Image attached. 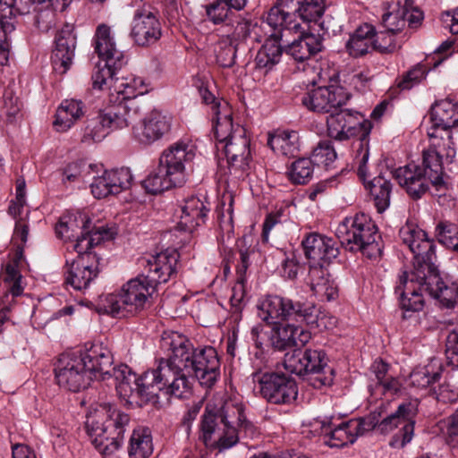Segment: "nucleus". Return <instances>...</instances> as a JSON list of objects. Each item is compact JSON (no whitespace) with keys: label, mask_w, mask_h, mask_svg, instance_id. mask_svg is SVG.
Returning <instances> with one entry per match:
<instances>
[{"label":"nucleus","mask_w":458,"mask_h":458,"mask_svg":"<svg viewBox=\"0 0 458 458\" xmlns=\"http://www.w3.org/2000/svg\"><path fill=\"white\" fill-rule=\"evenodd\" d=\"M196 156V147L190 140H179L165 148L159 163L182 185L186 182V166L191 165Z\"/></svg>","instance_id":"20"},{"label":"nucleus","mask_w":458,"mask_h":458,"mask_svg":"<svg viewBox=\"0 0 458 458\" xmlns=\"http://www.w3.org/2000/svg\"><path fill=\"white\" fill-rule=\"evenodd\" d=\"M268 145L284 156H293L299 150V134L295 131H283L268 139Z\"/></svg>","instance_id":"43"},{"label":"nucleus","mask_w":458,"mask_h":458,"mask_svg":"<svg viewBox=\"0 0 458 458\" xmlns=\"http://www.w3.org/2000/svg\"><path fill=\"white\" fill-rule=\"evenodd\" d=\"M363 430L362 421L360 420H350L339 424L331 421L328 425L324 424L322 427L325 443L330 447L337 448L352 444Z\"/></svg>","instance_id":"30"},{"label":"nucleus","mask_w":458,"mask_h":458,"mask_svg":"<svg viewBox=\"0 0 458 458\" xmlns=\"http://www.w3.org/2000/svg\"><path fill=\"white\" fill-rule=\"evenodd\" d=\"M22 0H0V27L7 35L15 29L17 14L29 13V7H21Z\"/></svg>","instance_id":"42"},{"label":"nucleus","mask_w":458,"mask_h":458,"mask_svg":"<svg viewBox=\"0 0 458 458\" xmlns=\"http://www.w3.org/2000/svg\"><path fill=\"white\" fill-rule=\"evenodd\" d=\"M95 53L111 66L122 68L126 64L123 51L117 47L111 28L106 24H99L93 37Z\"/></svg>","instance_id":"26"},{"label":"nucleus","mask_w":458,"mask_h":458,"mask_svg":"<svg viewBox=\"0 0 458 458\" xmlns=\"http://www.w3.org/2000/svg\"><path fill=\"white\" fill-rule=\"evenodd\" d=\"M315 164L310 158H299L292 163L287 171L289 180L295 184H305L311 178Z\"/></svg>","instance_id":"48"},{"label":"nucleus","mask_w":458,"mask_h":458,"mask_svg":"<svg viewBox=\"0 0 458 458\" xmlns=\"http://www.w3.org/2000/svg\"><path fill=\"white\" fill-rule=\"evenodd\" d=\"M76 36L70 25H65L55 37V48L52 55L55 72L64 74L71 67L75 55Z\"/></svg>","instance_id":"27"},{"label":"nucleus","mask_w":458,"mask_h":458,"mask_svg":"<svg viewBox=\"0 0 458 458\" xmlns=\"http://www.w3.org/2000/svg\"><path fill=\"white\" fill-rule=\"evenodd\" d=\"M253 33L254 40L264 42L255 57L256 67L269 71L281 60L283 49L280 42L283 38V32L271 29L267 34L260 31V35H259L256 31V27H254Z\"/></svg>","instance_id":"24"},{"label":"nucleus","mask_w":458,"mask_h":458,"mask_svg":"<svg viewBox=\"0 0 458 458\" xmlns=\"http://www.w3.org/2000/svg\"><path fill=\"white\" fill-rule=\"evenodd\" d=\"M399 236L413 254V269L427 270L436 265V244L424 230L407 223L401 227Z\"/></svg>","instance_id":"17"},{"label":"nucleus","mask_w":458,"mask_h":458,"mask_svg":"<svg viewBox=\"0 0 458 458\" xmlns=\"http://www.w3.org/2000/svg\"><path fill=\"white\" fill-rule=\"evenodd\" d=\"M427 74L426 67L423 64H418L408 71L398 82V87L404 89H411L419 84Z\"/></svg>","instance_id":"61"},{"label":"nucleus","mask_w":458,"mask_h":458,"mask_svg":"<svg viewBox=\"0 0 458 458\" xmlns=\"http://www.w3.org/2000/svg\"><path fill=\"white\" fill-rule=\"evenodd\" d=\"M406 15V6H395L392 11L383 14V25L389 31L399 32L405 27Z\"/></svg>","instance_id":"54"},{"label":"nucleus","mask_w":458,"mask_h":458,"mask_svg":"<svg viewBox=\"0 0 458 458\" xmlns=\"http://www.w3.org/2000/svg\"><path fill=\"white\" fill-rule=\"evenodd\" d=\"M371 128V123L364 119L360 113L349 109L341 110L327 117V131L330 138L343 141L359 136L354 143V164L359 177L363 180L366 179V163L369 157V135Z\"/></svg>","instance_id":"10"},{"label":"nucleus","mask_w":458,"mask_h":458,"mask_svg":"<svg viewBox=\"0 0 458 458\" xmlns=\"http://www.w3.org/2000/svg\"><path fill=\"white\" fill-rule=\"evenodd\" d=\"M148 92V85L141 77L131 75L122 79H115L113 91L110 94V101H139L137 98Z\"/></svg>","instance_id":"36"},{"label":"nucleus","mask_w":458,"mask_h":458,"mask_svg":"<svg viewBox=\"0 0 458 458\" xmlns=\"http://www.w3.org/2000/svg\"><path fill=\"white\" fill-rule=\"evenodd\" d=\"M237 44L226 37L224 33L219 35V38L214 45V53L216 63L222 67H231L233 65L236 57Z\"/></svg>","instance_id":"45"},{"label":"nucleus","mask_w":458,"mask_h":458,"mask_svg":"<svg viewBox=\"0 0 458 458\" xmlns=\"http://www.w3.org/2000/svg\"><path fill=\"white\" fill-rule=\"evenodd\" d=\"M259 316L267 324H274L271 345L284 351L292 347L305 345L311 338L310 331L293 324H279L281 321H296L321 327L324 316L319 317L318 308L310 301H293L281 295H267L258 303Z\"/></svg>","instance_id":"2"},{"label":"nucleus","mask_w":458,"mask_h":458,"mask_svg":"<svg viewBox=\"0 0 458 458\" xmlns=\"http://www.w3.org/2000/svg\"><path fill=\"white\" fill-rule=\"evenodd\" d=\"M368 162L366 163V165ZM368 166L366 165V179H360L363 182L366 189L369 191L371 199L378 213L386 211L391 199L392 183L391 182L382 175L374 177L372 180L368 181Z\"/></svg>","instance_id":"38"},{"label":"nucleus","mask_w":458,"mask_h":458,"mask_svg":"<svg viewBox=\"0 0 458 458\" xmlns=\"http://www.w3.org/2000/svg\"><path fill=\"white\" fill-rule=\"evenodd\" d=\"M335 234L350 251H360L369 259H376L381 255L377 226L365 213L344 218L337 226Z\"/></svg>","instance_id":"12"},{"label":"nucleus","mask_w":458,"mask_h":458,"mask_svg":"<svg viewBox=\"0 0 458 458\" xmlns=\"http://www.w3.org/2000/svg\"><path fill=\"white\" fill-rule=\"evenodd\" d=\"M297 39L289 44L285 52L296 62H304L319 53L323 48V38L319 34L306 31L302 27Z\"/></svg>","instance_id":"33"},{"label":"nucleus","mask_w":458,"mask_h":458,"mask_svg":"<svg viewBox=\"0 0 458 458\" xmlns=\"http://www.w3.org/2000/svg\"><path fill=\"white\" fill-rule=\"evenodd\" d=\"M426 270L412 269L404 272L399 278L395 293L400 294L401 307L406 311L417 312L424 306L423 293L426 292Z\"/></svg>","instance_id":"19"},{"label":"nucleus","mask_w":458,"mask_h":458,"mask_svg":"<svg viewBox=\"0 0 458 458\" xmlns=\"http://www.w3.org/2000/svg\"><path fill=\"white\" fill-rule=\"evenodd\" d=\"M178 255L164 251L146 260V275H140L124 284L118 293L105 296L104 309L117 315L123 310L137 313L150 304L158 284L166 283L176 273Z\"/></svg>","instance_id":"4"},{"label":"nucleus","mask_w":458,"mask_h":458,"mask_svg":"<svg viewBox=\"0 0 458 458\" xmlns=\"http://www.w3.org/2000/svg\"><path fill=\"white\" fill-rule=\"evenodd\" d=\"M84 113L85 105L81 100L64 99L56 109L54 127L57 131H67L84 115Z\"/></svg>","instance_id":"37"},{"label":"nucleus","mask_w":458,"mask_h":458,"mask_svg":"<svg viewBox=\"0 0 458 458\" xmlns=\"http://www.w3.org/2000/svg\"><path fill=\"white\" fill-rule=\"evenodd\" d=\"M112 232L108 228H100L89 236L78 238L74 250L78 253L76 259L66 262L64 267V283L74 290L87 289L98 275V259L95 253L89 251L91 248L101 242L112 238Z\"/></svg>","instance_id":"11"},{"label":"nucleus","mask_w":458,"mask_h":458,"mask_svg":"<svg viewBox=\"0 0 458 458\" xmlns=\"http://www.w3.org/2000/svg\"><path fill=\"white\" fill-rule=\"evenodd\" d=\"M221 109L223 120L214 125L217 148L224 150L230 174L241 178L250 166V138L243 126L233 123L232 107L223 104Z\"/></svg>","instance_id":"7"},{"label":"nucleus","mask_w":458,"mask_h":458,"mask_svg":"<svg viewBox=\"0 0 458 458\" xmlns=\"http://www.w3.org/2000/svg\"><path fill=\"white\" fill-rule=\"evenodd\" d=\"M90 221L87 216L81 213H65L60 218L55 227V234L58 238L64 241L72 239L78 240L83 236H89L97 229L106 228L105 226L89 228Z\"/></svg>","instance_id":"32"},{"label":"nucleus","mask_w":458,"mask_h":458,"mask_svg":"<svg viewBox=\"0 0 458 458\" xmlns=\"http://www.w3.org/2000/svg\"><path fill=\"white\" fill-rule=\"evenodd\" d=\"M186 369L182 360L175 357V352H172L167 359L159 360L157 368L139 377L125 366L115 376L118 380L116 392L131 406H142L155 401L159 392L165 395L187 399L192 394L193 379L186 375Z\"/></svg>","instance_id":"1"},{"label":"nucleus","mask_w":458,"mask_h":458,"mask_svg":"<svg viewBox=\"0 0 458 458\" xmlns=\"http://www.w3.org/2000/svg\"><path fill=\"white\" fill-rule=\"evenodd\" d=\"M22 104L13 92L6 89L0 105V117L8 123H17L22 119Z\"/></svg>","instance_id":"44"},{"label":"nucleus","mask_w":458,"mask_h":458,"mask_svg":"<svg viewBox=\"0 0 458 458\" xmlns=\"http://www.w3.org/2000/svg\"><path fill=\"white\" fill-rule=\"evenodd\" d=\"M162 345L182 360L184 367L194 372L201 386L211 387L215 385L220 376V360L215 348L193 349L190 341L176 332L164 336Z\"/></svg>","instance_id":"8"},{"label":"nucleus","mask_w":458,"mask_h":458,"mask_svg":"<svg viewBox=\"0 0 458 458\" xmlns=\"http://www.w3.org/2000/svg\"><path fill=\"white\" fill-rule=\"evenodd\" d=\"M349 94L339 86L318 87L308 91L301 98L302 105L316 113H330L344 105Z\"/></svg>","instance_id":"22"},{"label":"nucleus","mask_w":458,"mask_h":458,"mask_svg":"<svg viewBox=\"0 0 458 458\" xmlns=\"http://www.w3.org/2000/svg\"><path fill=\"white\" fill-rule=\"evenodd\" d=\"M153 452L152 437L148 428H137L133 430L129 445L131 458H148Z\"/></svg>","instance_id":"41"},{"label":"nucleus","mask_w":458,"mask_h":458,"mask_svg":"<svg viewBox=\"0 0 458 458\" xmlns=\"http://www.w3.org/2000/svg\"><path fill=\"white\" fill-rule=\"evenodd\" d=\"M451 162L445 161V155L431 147L422 151V165L408 164L396 168L393 177L414 200L421 199L432 186L436 191L446 190L444 181V165Z\"/></svg>","instance_id":"6"},{"label":"nucleus","mask_w":458,"mask_h":458,"mask_svg":"<svg viewBox=\"0 0 458 458\" xmlns=\"http://www.w3.org/2000/svg\"><path fill=\"white\" fill-rule=\"evenodd\" d=\"M439 427L446 443L455 446L458 444V419L449 416L440 421Z\"/></svg>","instance_id":"62"},{"label":"nucleus","mask_w":458,"mask_h":458,"mask_svg":"<svg viewBox=\"0 0 458 458\" xmlns=\"http://www.w3.org/2000/svg\"><path fill=\"white\" fill-rule=\"evenodd\" d=\"M305 350L295 349L286 352L283 360V366L286 371L298 376L306 375Z\"/></svg>","instance_id":"55"},{"label":"nucleus","mask_w":458,"mask_h":458,"mask_svg":"<svg viewBox=\"0 0 458 458\" xmlns=\"http://www.w3.org/2000/svg\"><path fill=\"white\" fill-rule=\"evenodd\" d=\"M427 293L437 300L443 307L454 308L458 304V284L455 282H445L439 275L437 267L435 265L432 267H428L426 270Z\"/></svg>","instance_id":"28"},{"label":"nucleus","mask_w":458,"mask_h":458,"mask_svg":"<svg viewBox=\"0 0 458 458\" xmlns=\"http://www.w3.org/2000/svg\"><path fill=\"white\" fill-rule=\"evenodd\" d=\"M252 378L260 395L270 403L289 405L297 399L298 386L291 377L283 373L255 372Z\"/></svg>","instance_id":"15"},{"label":"nucleus","mask_w":458,"mask_h":458,"mask_svg":"<svg viewBox=\"0 0 458 458\" xmlns=\"http://www.w3.org/2000/svg\"><path fill=\"white\" fill-rule=\"evenodd\" d=\"M458 127V103L449 98L437 101L430 111L427 130L429 147L444 153L446 162H453L456 150L451 129Z\"/></svg>","instance_id":"14"},{"label":"nucleus","mask_w":458,"mask_h":458,"mask_svg":"<svg viewBox=\"0 0 458 458\" xmlns=\"http://www.w3.org/2000/svg\"><path fill=\"white\" fill-rule=\"evenodd\" d=\"M336 151L329 140H321L312 152V161L315 165L323 166L327 169L335 162Z\"/></svg>","instance_id":"50"},{"label":"nucleus","mask_w":458,"mask_h":458,"mask_svg":"<svg viewBox=\"0 0 458 458\" xmlns=\"http://www.w3.org/2000/svg\"><path fill=\"white\" fill-rule=\"evenodd\" d=\"M440 378L438 371H432L429 366L416 368L409 377V385L423 389L436 383Z\"/></svg>","instance_id":"53"},{"label":"nucleus","mask_w":458,"mask_h":458,"mask_svg":"<svg viewBox=\"0 0 458 458\" xmlns=\"http://www.w3.org/2000/svg\"><path fill=\"white\" fill-rule=\"evenodd\" d=\"M204 8L207 20L216 25L223 24L224 26L232 13L226 0H215L206 4Z\"/></svg>","instance_id":"51"},{"label":"nucleus","mask_w":458,"mask_h":458,"mask_svg":"<svg viewBox=\"0 0 458 458\" xmlns=\"http://www.w3.org/2000/svg\"><path fill=\"white\" fill-rule=\"evenodd\" d=\"M114 358L111 350L102 342L92 343L83 352L62 353L55 367L57 384L69 391L85 389L93 379L111 376Z\"/></svg>","instance_id":"5"},{"label":"nucleus","mask_w":458,"mask_h":458,"mask_svg":"<svg viewBox=\"0 0 458 458\" xmlns=\"http://www.w3.org/2000/svg\"><path fill=\"white\" fill-rule=\"evenodd\" d=\"M29 235V224L24 217L15 222L13 242L19 249L13 255L3 263L0 274V309L3 311L10 310L15 299L24 291L23 277L21 274L22 260V249L27 242Z\"/></svg>","instance_id":"13"},{"label":"nucleus","mask_w":458,"mask_h":458,"mask_svg":"<svg viewBox=\"0 0 458 458\" xmlns=\"http://www.w3.org/2000/svg\"><path fill=\"white\" fill-rule=\"evenodd\" d=\"M172 121L170 114L153 109L133 127V137L140 144H153L170 131Z\"/></svg>","instance_id":"23"},{"label":"nucleus","mask_w":458,"mask_h":458,"mask_svg":"<svg viewBox=\"0 0 458 458\" xmlns=\"http://www.w3.org/2000/svg\"><path fill=\"white\" fill-rule=\"evenodd\" d=\"M418 406V399L404 402L398 406L394 413L385 418L377 425V430L383 434H387L400 427V430L390 442L392 447L402 448L411 441L414 434L413 418L417 414Z\"/></svg>","instance_id":"16"},{"label":"nucleus","mask_w":458,"mask_h":458,"mask_svg":"<svg viewBox=\"0 0 458 458\" xmlns=\"http://www.w3.org/2000/svg\"><path fill=\"white\" fill-rule=\"evenodd\" d=\"M259 26V24L252 25L249 21L237 18L235 21L222 26V30L226 37L238 44L239 41L247 38V37L254 38L253 28Z\"/></svg>","instance_id":"49"},{"label":"nucleus","mask_w":458,"mask_h":458,"mask_svg":"<svg viewBox=\"0 0 458 458\" xmlns=\"http://www.w3.org/2000/svg\"><path fill=\"white\" fill-rule=\"evenodd\" d=\"M373 38H375V29L372 25L364 23L360 26L355 32L351 35L349 40L346 42V49L349 55L352 57H360L373 48Z\"/></svg>","instance_id":"39"},{"label":"nucleus","mask_w":458,"mask_h":458,"mask_svg":"<svg viewBox=\"0 0 458 458\" xmlns=\"http://www.w3.org/2000/svg\"><path fill=\"white\" fill-rule=\"evenodd\" d=\"M105 173L107 176V180H109L113 185V191H114L116 194L131 187L132 182V174L129 168L122 167L118 169L105 171Z\"/></svg>","instance_id":"56"},{"label":"nucleus","mask_w":458,"mask_h":458,"mask_svg":"<svg viewBox=\"0 0 458 458\" xmlns=\"http://www.w3.org/2000/svg\"><path fill=\"white\" fill-rule=\"evenodd\" d=\"M90 188L92 194L97 199H103L109 195L116 194V192L113 191V185L109 180H107L105 172L101 176H98L94 179Z\"/></svg>","instance_id":"63"},{"label":"nucleus","mask_w":458,"mask_h":458,"mask_svg":"<svg viewBox=\"0 0 458 458\" xmlns=\"http://www.w3.org/2000/svg\"><path fill=\"white\" fill-rule=\"evenodd\" d=\"M326 10V0H302L299 3L297 19L305 23H318Z\"/></svg>","instance_id":"46"},{"label":"nucleus","mask_w":458,"mask_h":458,"mask_svg":"<svg viewBox=\"0 0 458 458\" xmlns=\"http://www.w3.org/2000/svg\"><path fill=\"white\" fill-rule=\"evenodd\" d=\"M310 290L321 301H332L337 297V287L323 264L310 266L309 271Z\"/></svg>","instance_id":"35"},{"label":"nucleus","mask_w":458,"mask_h":458,"mask_svg":"<svg viewBox=\"0 0 458 458\" xmlns=\"http://www.w3.org/2000/svg\"><path fill=\"white\" fill-rule=\"evenodd\" d=\"M112 104L102 110L100 121L110 130L123 129L135 121L142 112L140 101H110Z\"/></svg>","instance_id":"25"},{"label":"nucleus","mask_w":458,"mask_h":458,"mask_svg":"<svg viewBox=\"0 0 458 458\" xmlns=\"http://www.w3.org/2000/svg\"><path fill=\"white\" fill-rule=\"evenodd\" d=\"M445 355L449 364L458 369V329L451 331L447 335Z\"/></svg>","instance_id":"64"},{"label":"nucleus","mask_w":458,"mask_h":458,"mask_svg":"<svg viewBox=\"0 0 458 458\" xmlns=\"http://www.w3.org/2000/svg\"><path fill=\"white\" fill-rule=\"evenodd\" d=\"M256 428L245 415L243 403L216 393L207 403L199 426V440L210 450L223 452L240 437H252Z\"/></svg>","instance_id":"3"},{"label":"nucleus","mask_w":458,"mask_h":458,"mask_svg":"<svg viewBox=\"0 0 458 458\" xmlns=\"http://www.w3.org/2000/svg\"><path fill=\"white\" fill-rule=\"evenodd\" d=\"M143 188L151 194H158L173 187L182 186L174 179L173 175L158 162L156 169L149 173V174L142 182Z\"/></svg>","instance_id":"40"},{"label":"nucleus","mask_w":458,"mask_h":458,"mask_svg":"<svg viewBox=\"0 0 458 458\" xmlns=\"http://www.w3.org/2000/svg\"><path fill=\"white\" fill-rule=\"evenodd\" d=\"M306 375L310 374V384L314 388H322L333 384L335 373L327 366V357L324 351L305 349Z\"/></svg>","instance_id":"29"},{"label":"nucleus","mask_w":458,"mask_h":458,"mask_svg":"<svg viewBox=\"0 0 458 458\" xmlns=\"http://www.w3.org/2000/svg\"><path fill=\"white\" fill-rule=\"evenodd\" d=\"M373 48L380 53H392L398 48L395 40V32L385 31L376 32L373 38Z\"/></svg>","instance_id":"59"},{"label":"nucleus","mask_w":458,"mask_h":458,"mask_svg":"<svg viewBox=\"0 0 458 458\" xmlns=\"http://www.w3.org/2000/svg\"><path fill=\"white\" fill-rule=\"evenodd\" d=\"M109 127L104 125L100 121V114L96 121H91L85 128L81 141L84 143L101 141L107 134Z\"/></svg>","instance_id":"60"},{"label":"nucleus","mask_w":458,"mask_h":458,"mask_svg":"<svg viewBox=\"0 0 458 458\" xmlns=\"http://www.w3.org/2000/svg\"><path fill=\"white\" fill-rule=\"evenodd\" d=\"M305 256L315 262L328 263L339 254L336 242L318 233H309L302 241Z\"/></svg>","instance_id":"31"},{"label":"nucleus","mask_w":458,"mask_h":458,"mask_svg":"<svg viewBox=\"0 0 458 458\" xmlns=\"http://www.w3.org/2000/svg\"><path fill=\"white\" fill-rule=\"evenodd\" d=\"M130 36L140 47L155 44L162 36L158 13L145 6L136 9L131 22Z\"/></svg>","instance_id":"21"},{"label":"nucleus","mask_w":458,"mask_h":458,"mask_svg":"<svg viewBox=\"0 0 458 458\" xmlns=\"http://www.w3.org/2000/svg\"><path fill=\"white\" fill-rule=\"evenodd\" d=\"M436 232L441 244L458 252V226L455 224L448 221L440 222Z\"/></svg>","instance_id":"52"},{"label":"nucleus","mask_w":458,"mask_h":458,"mask_svg":"<svg viewBox=\"0 0 458 458\" xmlns=\"http://www.w3.org/2000/svg\"><path fill=\"white\" fill-rule=\"evenodd\" d=\"M208 203L198 197L191 196L184 200L182 206V215L178 226L188 232H192L198 226L205 224L209 212Z\"/></svg>","instance_id":"34"},{"label":"nucleus","mask_w":458,"mask_h":458,"mask_svg":"<svg viewBox=\"0 0 458 458\" xmlns=\"http://www.w3.org/2000/svg\"><path fill=\"white\" fill-rule=\"evenodd\" d=\"M129 422L128 414L104 404L89 412L85 427L96 448L107 455L121 447Z\"/></svg>","instance_id":"9"},{"label":"nucleus","mask_w":458,"mask_h":458,"mask_svg":"<svg viewBox=\"0 0 458 458\" xmlns=\"http://www.w3.org/2000/svg\"><path fill=\"white\" fill-rule=\"evenodd\" d=\"M8 213L15 221L20 217L28 220L29 210L26 202V182L23 178H18L15 182V198L11 200Z\"/></svg>","instance_id":"47"},{"label":"nucleus","mask_w":458,"mask_h":458,"mask_svg":"<svg viewBox=\"0 0 458 458\" xmlns=\"http://www.w3.org/2000/svg\"><path fill=\"white\" fill-rule=\"evenodd\" d=\"M120 68L111 66L106 62L103 66L98 65L92 75L93 88L103 89L105 86L113 89L114 76Z\"/></svg>","instance_id":"57"},{"label":"nucleus","mask_w":458,"mask_h":458,"mask_svg":"<svg viewBox=\"0 0 458 458\" xmlns=\"http://www.w3.org/2000/svg\"><path fill=\"white\" fill-rule=\"evenodd\" d=\"M199 95L201 97L202 101L210 106V110L212 113V121L214 125L223 120L222 116V109L223 104H225L227 106H231L227 101L222 98H216L207 88L200 87L199 89Z\"/></svg>","instance_id":"58"},{"label":"nucleus","mask_w":458,"mask_h":458,"mask_svg":"<svg viewBox=\"0 0 458 458\" xmlns=\"http://www.w3.org/2000/svg\"><path fill=\"white\" fill-rule=\"evenodd\" d=\"M300 0H276L273 6L269 9L265 20H262L256 31L260 35V31L267 34L271 29L282 31H299L301 24L297 19L298 6Z\"/></svg>","instance_id":"18"}]
</instances>
